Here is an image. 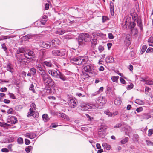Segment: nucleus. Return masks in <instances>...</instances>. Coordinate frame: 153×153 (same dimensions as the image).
Returning <instances> with one entry per match:
<instances>
[{"label":"nucleus","mask_w":153,"mask_h":153,"mask_svg":"<svg viewBox=\"0 0 153 153\" xmlns=\"http://www.w3.org/2000/svg\"><path fill=\"white\" fill-rule=\"evenodd\" d=\"M36 68L38 70L40 76L42 78L44 82L47 85L52 86L54 83L53 81L48 74L45 70L44 67L42 65L39 64L36 65Z\"/></svg>","instance_id":"nucleus-1"},{"label":"nucleus","mask_w":153,"mask_h":153,"mask_svg":"<svg viewBox=\"0 0 153 153\" xmlns=\"http://www.w3.org/2000/svg\"><path fill=\"white\" fill-rule=\"evenodd\" d=\"M88 60L87 56L75 57L71 58V62L74 63L77 65H81L86 64Z\"/></svg>","instance_id":"nucleus-2"},{"label":"nucleus","mask_w":153,"mask_h":153,"mask_svg":"<svg viewBox=\"0 0 153 153\" xmlns=\"http://www.w3.org/2000/svg\"><path fill=\"white\" fill-rule=\"evenodd\" d=\"M92 39L91 36L88 33H82L79 36L78 39L79 45H82L84 41L86 42H90Z\"/></svg>","instance_id":"nucleus-3"},{"label":"nucleus","mask_w":153,"mask_h":153,"mask_svg":"<svg viewBox=\"0 0 153 153\" xmlns=\"http://www.w3.org/2000/svg\"><path fill=\"white\" fill-rule=\"evenodd\" d=\"M91 105H92L94 107V108H97L98 105L97 104L92 105L91 104H87L84 102H82L80 106V109L82 110L87 111L88 109H91L92 106Z\"/></svg>","instance_id":"nucleus-4"},{"label":"nucleus","mask_w":153,"mask_h":153,"mask_svg":"<svg viewBox=\"0 0 153 153\" xmlns=\"http://www.w3.org/2000/svg\"><path fill=\"white\" fill-rule=\"evenodd\" d=\"M136 24L134 22H131V19L130 18H127L126 20L125 21V24L124 26H126V27H130L131 30L135 26Z\"/></svg>","instance_id":"nucleus-5"},{"label":"nucleus","mask_w":153,"mask_h":153,"mask_svg":"<svg viewBox=\"0 0 153 153\" xmlns=\"http://www.w3.org/2000/svg\"><path fill=\"white\" fill-rule=\"evenodd\" d=\"M98 134L99 137L103 138L107 134L106 129L101 127L98 130Z\"/></svg>","instance_id":"nucleus-6"},{"label":"nucleus","mask_w":153,"mask_h":153,"mask_svg":"<svg viewBox=\"0 0 153 153\" xmlns=\"http://www.w3.org/2000/svg\"><path fill=\"white\" fill-rule=\"evenodd\" d=\"M48 74L52 76L55 78L57 77V75L59 71H56L54 70L48 69Z\"/></svg>","instance_id":"nucleus-7"},{"label":"nucleus","mask_w":153,"mask_h":153,"mask_svg":"<svg viewBox=\"0 0 153 153\" xmlns=\"http://www.w3.org/2000/svg\"><path fill=\"white\" fill-rule=\"evenodd\" d=\"M38 114L35 113V111L32 110L30 111V109L29 111L27 114V116L28 117L33 116L34 118H36L38 117Z\"/></svg>","instance_id":"nucleus-8"},{"label":"nucleus","mask_w":153,"mask_h":153,"mask_svg":"<svg viewBox=\"0 0 153 153\" xmlns=\"http://www.w3.org/2000/svg\"><path fill=\"white\" fill-rule=\"evenodd\" d=\"M77 103L78 102L76 100L72 99L68 102V104L70 107L74 108L76 106Z\"/></svg>","instance_id":"nucleus-9"},{"label":"nucleus","mask_w":153,"mask_h":153,"mask_svg":"<svg viewBox=\"0 0 153 153\" xmlns=\"http://www.w3.org/2000/svg\"><path fill=\"white\" fill-rule=\"evenodd\" d=\"M84 70L87 72L92 73L93 72V68L91 66L87 65L85 66L83 68Z\"/></svg>","instance_id":"nucleus-10"},{"label":"nucleus","mask_w":153,"mask_h":153,"mask_svg":"<svg viewBox=\"0 0 153 153\" xmlns=\"http://www.w3.org/2000/svg\"><path fill=\"white\" fill-rule=\"evenodd\" d=\"M56 78H59L63 81H65L67 80V78L61 72L59 71Z\"/></svg>","instance_id":"nucleus-11"},{"label":"nucleus","mask_w":153,"mask_h":153,"mask_svg":"<svg viewBox=\"0 0 153 153\" xmlns=\"http://www.w3.org/2000/svg\"><path fill=\"white\" fill-rule=\"evenodd\" d=\"M106 102V100L105 98L103 96L99 97L97 99V103L102 104H105Z\"/></svg>","instance_id":"nucleus-12"},{"label":"nucleus","mask_w":153,"mask_h":153,"mask_svg":"<svg viewBox=\"0 0 153 153\" xmlns=\"http://www.w3.org/2000/svg\"><path fill=\"white\" fill-rule=\"evenodd\" d=\"M24 55L25 57L29 58L28 56H33L34 53L31 50H28L25 52L24 53Z\"/></svg>","instance_id":"nucleus-13"},{"label":"nucleus","mask_w":153,"mask_h":153,"mask_svg":"<svg viewBox=\"0 0 153 153\" xmlns=\"http://www.w3.org/2000/svg\"><path fill=\"white\" fill-rule=\"evenodd\" d=\"M131 36L129 34H127L126 37V39L125 41V43L127 46H129L131 44L130 39Z\"/></svg>","instance_id":"nucleus-14"},{"label":"nucleus","mask_w":153,"mask_h":153,"mask_svg":"<svg viewBox=\"0 0 153 153\" xmlns=\"http://www.w3.org/2000/svg\"><path fill=\"white\" fill-rule=\"evenodd\" d=\"M43 47L47 49H49L50 48H52V46L51 45L50 42H43L42 43Z\"/></svg>","instance_id":"nucleus-15"},{"label":"nucleus","mask_w":153,"mask_h":153,"mask_svg":"<svg viewBox=\"0 0 153 153\" xmlns=\"http://www.w3.org/2000/svg\"><path fill=\"white\" fill-rule=\"evenodd\" d=\"M59 40L57 39H55L52 41V46L53 47H55L59 45Z\"/></svg>","instance_id":"nucleus-16"},{"label":"nucleus","mask_w":153,"mask_h":153,"mask_svg":"<svg viewBox=\"0 0 153 153\" xmlns=\"http://www.w3.org/2000/svg\"><path fill=\"white\" fill-rule=\"evenodd\" d=\"M25 137H28L30 139H32L35 138L36 137V135L34 133H27L25 134Z\"/></svg>","instance_id":"nucleus-17"},{"label":"nucleus","mask_w":153,"mask_h":153,"mask_svg":"<svg viewBox=\"0 0 153 153\" xmlns=\"http://www.w3.org/2000/svg\"><path fill=\"white\" fill-rule=\"evenodd\" d=\"M58 56H64L66 53V51L65 49L59 50Z\"/></svg>","instance_id":"nucleus-18"},{"label":"nucleus","mask_w":153,"mask_h":153,"mask_svg":"<svg viewBox=\"0 0 153 153\" xmlns=\"http://www.w3.org/2000/svg\"><path fill=\"white\" fill-rule=\"evenodd\" d=\"M43 64L48 67L51 68L54 67L53 65L50 61H45L43 62Z\"/></svg>","instance_id":"nucleus-19"},{"label":"nucleus","mask_w":153,"mask_h":153,"mask_svg":"<svg viewBox=\"0 0 153 153\" xmlns=\"http://www.w3.org/2000/svg\"><path fill=\"white\" fill-rule=\"evenodd\" d=\"M106 61L108 63H112L114 61L113 57L108 56L106 58Z\"/></svg>","instance_id":"nucleus-20"},{"label":"nucleus","mask_w":153,"mask_h":153,"mask_svg":"<svg viewBox=\"0 0 153 153\" xmlns=\"http://www.w3.org/2000/svg\"><path fill=\"white\" fill-rule=\"evenodd\" d=\"M93 35H96L97 36L101 37H103L104 35L102 33L100 32H95L93 33Z\"/></svg>","instance_id":"nucleus-21"},{"label":"nucleus","mask_w":153,"mask_h":153,"mask_svg":"<svg viewBox=\"0 0 153 153\" xmlns=\"http://www.w3.org/2000/svg\"><path fill=\"white\" fill-rule=\"evenodd\" d=\"M110 8L111 13L112 15L114 14V4L112 2H111L110 4Z\"/></svg>","instance_id":"nucleus-22"},{"label":"nucleus","mask_w":153,"mask_h":153,"mask_svg":"<svg viewBox=\"0 0 153 153\" xmlns=\"http://www.w3.org/2000/svg\"><path fill=\"white\" fill-rule=\"evenodd\" d=\"M42 117L43 119V120L45 122H47L49 120V119L48 116L47 114H44L43 115Z\"/></svg>","instance_id":"nucleus-23"},{"label":"nucleus","mask_w":153,"mask_h":153,"mask_svg":"<svg viewBox=\"0 0 153 153\" xmlns=\"http://www.w3.org/2000/svg\"><path fill=\"white\" fill-rule=\"evenodd\" d=\"M114 103L117 105H120L121 103V101L120 98H117L114 100Z\"/></svg>","instance_id":"nucleus-24"},{"label":"nucleus","mask_w":153,"mask_h":153,"mask_svg":"<svg viewBox=\"0 0 153 153\" xmlns=\"http://www.w3.org/2000/svg\"><path fill=\"white\" fill-rule=\"evenodd\" d=\"M143 81L145 82V84L148 85H153V81L149 79H145Z\"/></svg>","instance_id":"nucleus-25"},{"label":"nucleus","mask_w":153,"mask_h":153,"mask_svg":"<svg viewBox=\"0 0 153 153\" xmlns=\"http://www.w3.org/2000/svg\"><path fill=\"white\" fill-rule=\"evenodd\" d=\"M74 17L73 16H70L68 18V21L67 22H69L70 24H72L74 23Z\"/></svg>","instance_id":"nucleus-26"},{"label":"nucleus","mask_w":153,"mask_h":153,"mask_svg":"<svg viewBox=\"0 0 153 153\" xmlns=\"http://www.w3.org/2000/svg\"><path fill=\"white\" fill-rule=\"evenodd\" d=\"M59 50H53L52 51V54L53 56H58V53Z\"/></svg>","instance_id":"nucleus-27"},{"label":"nucleus","mask_w":153,"mask_h":153,"mask_svg":"<svg viewBox=\"0 0 153 153\" xmlns=\"http://www.w3.org/2000/svg\"><path fill=\"white\" fill-rule=\"evenodd\" d=\"M128 140V138L127 137H126L124 138H123L121 140L120 142L121 144H124L127 143Z\"/></svg>","instance_id":"nucleus-28"},{"label":"nucleus","mask_w":153,"mask_h":153,"mask_svg":"<svg viewBox=\"0 0 153 153\" xmlns=\"http://www.w3.org/2000/svg\"><path fill=\"white\" fill-rule=\"evenodd\" d=\"M119 78V76H113L111 77V80L114 82H117Z\"/></svg>","instance_id":"nucleus-29"},{"label":"nucleus","mask_w":153,"mask_h":153,"mask_svg":"<svg viewBox=\"0 0 153 153\" xmlns=\"http://www.w3.org/2000/svg\"><path fill=\"white\" fill-rule=\"evenodd\" d=\"M7 70L12 73L13 71L12 70L13 69V67L12 65L10 64H8L7 65Z\"/></svg>","instance_id":"nucleus-30"},{"label":"nucleus","mask_w":153,"mask_h":153,"mask_svg":"<svg viewBox=\"0 0 153 153\" xmlns=\"http://www.w3.org/2000/svg\"><path fill=\"white\" fill-rule=\"evenodd\" d=\"M30 110H31L35 111L36 109V105L34 103H32L30 105Z\"/></svg>","instance_id":"nucleus-31"},{"label":"nucleus","mask_w":153,"mask_h":153,"mask_svg":"<svg viewBox=\"0 0 153 153\" xmlns=\"http://www.w3.org/2000/svg\"><path fill=\"white\" fill-rule=\"evenodd\" d=\"M65 31L64 30L62 29L56 31V33L57 34H58L59 35H62L65 33Z\"/></svg>","instance_id":"nucleus-32"},{"label":"nucleus","mask_w":153,"mask_h":153,"mask_svg":"<svg viewBox=\"0 0 153 153\" xmlns=\"http://www.w3.org/2000/svg\"><path fill=\"white\" fill-rule=\"evenodd\" d=\"M137 22L138 26L140 27V29H142V24L141 20L140 19H138L137 21Z\"/></svg>","instance_id":"nucleus-33"},{"label":"nucleus","mask_w":153,"mask_h":153,"mask_svg":"<svg viewBox=\"0 0 153 153\" xmlns=\"http://www.w3.org/2000/svg\"><path fill=\"white\" fill-rule=\"evenodd\" d=\"M13 37V36H1V39L2 40H3L4 39H7L12 38Z\"/></svg>","instance_id":"nucleus-34"},{"label":"nucleus","mask_w":153,"mask_h":153,"mask_svg":"<svg viewBox=\"0 0 153 153\" xmlns=\"http://www.w3.org/2000/svg\"><path fill=\"white\" fill-rule=\"evenodd\" d=\"M135 102V103L139 105H142L143 103V102L141 100L139 99H136Z\"/></svg>","instance_id":"nucleus-35"},{"label":"nucleus","mask_w":153,"mask_h":153,"mask_svg":"<svg viewBox=\"0 0 153 153\" xmlns=\"http://www.w3.org/2000/svg\"><path fill=\"white\" fill-rule=\"evenodd\" d=\"M147 48V47L146 45H144L143 46L141 50V53L143 54Z\"/></svg>","instance_id":"nucleus-36"},{"label":"nucleus","mask_w":153,"mask_h":153,"mask_svg":"<svg viewBox=\"0 0 153 153\" xmlns=\"http://www.w3.org/2000/svg\"><path fill=\"white\" fill-rule=\"evenodd\" d=\"M146 142L147 145L148 146H153V143L149 140H147Z\"/></svg>","instance_id":"nucleus-37"},{"label":"nucleus","mask_w":153,"mask_h":153,"mask_svg":"<svg viewBox=\"0 0 153 153\" xmlns=\"http://www.w3.org/2000/svg\"><path fill=\"white\" fill-rule=\"evenodd\" d=\"M59 114H60V116L62 118L66 120H68V117L65 114L63 113H59Z\"/></svg>","instance_id":"nucleus-38"},{"label":"nucleus","mask_w":153,"mask_h":153,"mask_svg":"<svg viewBox=\"0 0 153 153\" xmlns=\"http://www.w3.org/2000/svg\"><path fill=\"white\" fill-rule=\"evenodd\" d=\"M131 31L132 34L134 35H135L137 33L138 30L136 29H132L131 30Z\"/></svg>","instance_id":"nucleus-39"},{"label":"nucleus","mask_w":153,"mask_h":153,"mask_svg":"<svg viewBox=\"0 0 153 153\" xmlns=\"http://www.w3.org/2000/svg\"><path fill=\"white\" fill-rule=\"evenodd\" d=\"M30 72L31 73V74H33V75L36 73V70L35 68H33L30 69Z\"/></svg>","instance_id":"nucleus-40"},{"label":"nucleus","mask_w":153,"mask_h":153,"mask_svg":"<svg viewBox=\"0 0 153 153\" xmlns=\"http://www.w3.org/2000/svg\"><path fill=\"white\" fill-rule=\"evenodd\" d=\"M11 120L13 121V122H12V123L15 124L17 121V119L15 117H12L11 118Z\"/></svg>","instance_id":"nucleus-41"},{"label":"nucleus","mask_w":153,"mask_h":153,"mask_svg":"<svg viewBox=\"0 0 153 153\" xmlns=\"http://www.w3.org/2000/svg\"><path fill=\"white\" fill-rule=\"evenodd\" d=\"M29 89L30 90L32 91L34 93H35V91L34 89V85L33 84H31L29 88Z\"/></svg>","instance_id":"nucleus-42"},{"label":"nucleus","mask_w":153,"mask_h":153,"mask_svg":"<svg viewBox=\"0 0 153 153\" xmlns=\"http://www.w3.org/2000/svg\"><path fill=\"white\" fill-rule=\"evenodd\" d=\"M108 116H112L113 114L108 111L106 110L104 112Z\"/></svg>","instance_id":"nucleus-43"},{"label":"nucleus","mask_w":153,"mask_h":153,"mask_svg":"<svg viewBox=\"0 0 153 153\" xmlns=\"http://www.w3.org/2000/svg\"><path fill=\"white\" fill-rule=\"evenodd\" d=\"M17 142L19 144H22L23 143V139L21 137L18 138L17 139Z\"/></svg>","instance_id":"nucleus-44"},{"label":"nucleus","mask_w":153,"mask_h":153,"mask_svg":"<svg viewBox=\"0 0 153 153\" xmlns=\"http://www.w3.org/2000/svg\"><path fill=\"white\" fill-rule=\"evenodd\" d=\"M24 49L22 48H19V49L18 51H17V53L18 54L19 53H22L24 51Z\"/></svg>","instance_id":"nucleus-45"},{"label":"nucleus","mask_w":153,"mask_h":153,"mask_svg":"<svg viewBox=\"0 0 153 153\" xmlns=\"http://www.w3.org/2000/svg\"><path fill=\"white\" fill-rule=\"evenodd\" d=\"M14 111L12 108H10L7 111V113L8 114H13Z\"/></svg>","instance_id":"nucleus-46"},{"label":"nucleus","mask_w":153,"mask_h":153,"mask_svg":"<svg viewBox=\"0 0 153 153\" xmlns=\"http://www.w3.org/2000/svg\"><path fill=\"white\" fill-rule=\"evenodd\" d=\"M32 148V147L31 146H29L27 148H26L25 151L27 153L29 152H30V150Z\"/></svg>","instance_id":"nucleus-47"},{"label":"nucleus","mask_w":153,"mask_h":153,"mask_svg":"<svg viewBox=\"0 0 153 153\" xmlns=\"http://www.w3.org/2000/svg\"><path fill=\"white\" fill-rule=\"evenodd\" d=\"M133 84L132 83H131L128 86L127 89L128 90H130L133 87Z\"/></svg>","instance_id":"nucleus-48"},{"label":"nucleus","mask_w":153,"mask_h":153,"mask_svg":"<svg viewBox=\"0 0 153 153\" xmlns=\"http://www.w3.org/2000/svg\"><path fill=\"white\" fill-rule=\"evenodd\" d=\"M151 116L149 114H144V118L146 119H148L151 117Z\"/></svg>","instance_id":"nucleus-49"},{"label":"nucleus","mask_w":153,"mask_h":153,"mask_svg":"<svg viewBox=\"0 0 153 153\" xmlns=\"http://www.w3.org/2000/svg\"><path fill=\"white\" fill-rule=\"evenodd\" d=\"M150 52H153V48H149L146 51V52L149 53Z\"/></svg>","instance_id":"nucleus-50"},{"label":"nucleus","mask_w":153,"mask_h":153,"mask_svg":"<svg viewBox=\"0 0 153 153\" xmlns=\"http://www.w3.org/2000/svg\"><path fill=\"white\" fill-rule=\"evenodd\" d=\"M149 43H153V37H150L148 40Z\"/></svg>","instance_id":"nucleus-51"},{"label":"nucleus","mask_w":153,"mask_h":153,"mask_svg":"<svg viewBox=\"0 0 153 153\" xmlns=\"http://www.w3.org/2000/svg\"><path fill=\"white\" fill-rule=\"evenodd\" d=\"M148 136H151L153 134V130L149 129L148 131Z\"/></svg>","instance_id":"nucleus-52"},{"label":"nucleus","mask_w":153,"mask_h":153,"mask_svg":"<svg viewBox=\"0 0 153 153\" xmlns=\"http://www.w3.org/2000/svg\"><path fill=\"white\" fill-rule=\"evenodd\" d=\"M143 110V108L141 107H140L139 108H137L136 109V111L138 112H140L142 111Z\"/></svg>","instance_id":"nucleus-53"},{"label":"nucleus","mask_w":153,"mask_h":153,"mask_svg":"<svg viewBox=\"0 0 153 153\" xmlns=\"http://www.w3.org/2000/svg\"><path fill=\"white\" fill-rule=\"evenodd\" d=\"M25 39L26 40H28L31 37V36L28 35H26L24 37Z\"/></svg>","instance_id":"nucleus-54"},{"label":"nucleus","mask_w":153,"mask_h":153,"mask_svg":"<svg viewBox=\"0 0 153 153\" xmlns=\"http://www.w3.org/2000/svg\"><path fill=\"white\" fill-rule=\"evenodd\" d=\"M108 18L107 16H103L102 18V22H104L105 21L108 20Z\"/></svg>","instance_id":"nucleus-55"},{"label":"nucleus","mask_w":153,"mask_h":153,"mask_svg":"<svg viewBox=\"0 0 153 153\" xmlns=\"http://www.w3.org/2000/svg\"><path fill=\"white\" fill-rule=\"evenodd\" d=\"M9 95L11 98H12L13 99H15L16 98V97L12 93H9Z\"/></svg>","instance_id":"nucleus-56"},{"label":"nucleus","mask_w":153,"mask_h":153,"mask_svg":"<svg viewBox=\"0 0 153 153\" xmlns=\"http://www.w3.org/2000/svg\"><path fill=\"white\" fill-rule=\"evenodd\" d=\"M7 88L4 87L0 89V91L1 92H6L7 91Z\"/></svg>","instance_id":"nucleus-57"},{"label":"nucleus","mask_w":153,"mask_h":153,"mask_svg":"<svg viewBox=\"0 0 153 153\" xmlns=\"http://www.w3.org/2000/svg\"><path fill=\"white\" fill-rule=\"evenodd\" d=\"M121 124L120 123H118L117 124L114 126V128H118L119 127H120L121 126Z\"/></svg>","instance_id":"nucleus-58"},{"label":"nucleus","mask_w":153,"mask_h":153,"mask_svg":"<svg viewBox=\"0 0 153 153\" xmlns=\"http://www.w3.org/2000/svg\"><path fill=\"white\" fill-rule=\"evenodd\" d=\"M2 152H9L8 150L6 148H3L1 149Z\"/></svg>","instance_id":"nucleus-59"},{"label":"nucleus","mask_w":153,"mask_h":153,"mask_svg":"<svg viewBox=\"0 0 153 153\" xmlns=\"http://www.w3.org/2000/svg\"><path fill=\"white\" fill-rule=\"evenodd\" d=\"M1 46L2 48H3L5 51H6L7 50V48H6V47L5 44L3 43L2 44Z\"/></svg>","instance_id":"nucleus-60"},{"label":"nucleus","mask_w":153,"mask_h":153,"mask_svg":"<svg viewBox=\"0 0 153 153\" xmlns=\"http://www.w3.org/2000/svg\"><path fill=\"white\" fill-rule=\"evenodd\" d=\"M108 37L110 39H112L114 38V36L111 33H109L108 34Z\"/></svg>","instance_id":"nucleus-61"},{"label":"nucleus","mask_w":153,"mask_h":153,"mask_svg":"<svg viewBox=\"0 0 153 153\" xmlns=\"http://www.w3.org/2000/svg\"><path fill=\"white\" fill-rule=\"evenodd\" d=\"M120 81L121 83L122 84H125V81L124 79L120 77Z\"/></svg>","instance_id":"nucleus-62"},{"label":"nucleus","mask_w":153,"mask_h":153,"mask_svg":"<svg viewBox=\"0 0 153 153\" xmlns=\"http://www.w3.org/2000/svg\"><path fill=\"white\" fill-rule=\"evenodd\" d=\"M98 49L101 52L104 50V48L102 46H100L99 47Z\"/></svg>","instance_id":"nucleus-63"},{"label":"nucleus","mask_w":153,"mask_h":153,"mask_svg":"<svg viewBox=\"0 0 153 153\" xmlns=\"http://www.w3.org/2000/svg\"><path fill=\"white\" fill-rule=\"evenodd\" d=\"M30 140L28 139H25V143L26 145H28L30 143Z\"/></svg>","instance_id":"nucleus-64"}]
</instances>
